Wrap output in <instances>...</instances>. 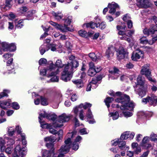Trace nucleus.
Returning a JSON list of instances; mask_svg holds the SVG:
<instances>
[{"label": "nucleus", "mask_w": 157, "mask_h": 157, "mask_svg": "<svg viewBox=\"0 0 157 157\" xmlns=\"http://www.w3.org/2000/svg\"><path fill=\"white\" fill-rule=\"evenodd\" d=\"M66 64L64 65L61 60L59 59L56 61L55 65L52 62L50 64L46 69L40 71V74L43 75H45L48 78H50V80L51 82H58L59 78L56 75L59 72V69L63 67V70Z\"/></svg>", "instance_id": "obj_1"}, {"label": "nucleus", "mask_w": 157, "mask_h": 157, "mask_svg": "<svg viewBox=\"0 0 157 157\" xmlns=\"http://www.w3.org/2000/svg\"><path fill=\"white\" fill-rule=\"evenodd\" d=\"M79 65V61L76 59L73 60L65 65L62 72L61 79L65 82L70 80L72 77L73 70L78 67Z\"/></svg>", "instance_id": "obj_2"}, {"label": "nucleus", "mask_w": 157, "mask_h": 157, "mask_svg": "<svg viewBox=\"0 0 157 157\" xmlns=\"http://www.w3.org/2000/svg\"><path fill=\"white\" fill-rule=\"evenodd\" d=\"M115 101L121 104L120 108L122 110H128L132 111L135 106V104L132 101H130L128 96L124 94L121 95L120 98L116 99Z\"/></svg>", "instance_id": "obj_3"}, {"label": "nucleus", "mask_w": 157, "mask_h": 157, "mask_svg": "<svg viewBox=\"0 0 157 157\" xmlns=\"http://www.w3.org/2000/svg\"><path fill=\"white\" fill-rule=\"evenodd\" d=\"M76 132L74 131L68 133L66 136V139L64 141L65 144L61 146L59 150V155L63 157H64V154L68 152L71 148V139L75 137L76 135Z\"/></svg>", "instance_id": "obj_4"}, {"label": "nucleus", "mask_w": 157, "mask_h": 157, "mask_svg": "<svg viewBox=\"0 0 157 157\" xmlns=\"http://www.w3.org/2000/svg\"><path fill=\"white\" fill-rule=\"evenodd\" d=\"M144 78L141 75H139L137 78L136 87L135 91L141 98L144 96L147 92V86H144Z\"/></svg>", "instance_id": "obj_5"}, {"label": "nucleus", "mask_w": 157, "mask_h": 157, "mask_svg": "<svg viewBox=\"0 0 157 157\" xmlns=\"http://www.w3.org/2000/svg\"><path fill=\"white\" fill-rule=\"evenodd\" d=\"M63 20H64V23L63 25L58 24L52 21H50V23L57 29L59 30L62 32L64 33L67 31H71L72 29L68 27V26L70 24L71 22L72 17L69 16Z\"/></svg>", "instance_id": "obj_6"}, {"label": "nucleus", "mask_w": 157, "mask_h": 157, "mask_svg": "<svg viewBox=\"0 0 157 157\" xmlns=\"http://www.w3.org/2000/svg\"><path fill=\"white\" fill-rule=\"evenodd\" d=\"M26 153V148L21 147V144H19L16 146L12 157H24Z\"/></svg>", "instance_id": "obj_7"}, {"label": "nucleus", "mask_w": 157, "mask_h": 157, "mask_svg": "<svg viewBox=\"0 0 157 157\" xmlns=\"http://www.w3.org/2000/svg\"><path fill=\"white\" fill-rule=\"evenodd\" d=\"M70 119L69 116L63 114L59 117L58 121L53 123V126L55 128L60 127L63 125V123L68 121Z\"/></svg>", "instance_id": "obj_8"}, {"label": "nucleus", "mask_w": 157, "mask_h": 157, "mask_svg": "<svg viewBox=\"0 0 157 157\" xmlns=\"http://www.w3.org/2000/svg\"><path fill=\"white\" fill-rule=\"evenodd\" d=\"M140 73L142 75H145L149 81L151 82H155V80L151 77V72L149 70L148 64L145 65L142 67Z\"/></svg>", "instance_id": "obj_9"}, {"label": "nucleus", "mask_w": 157, "mask_h": 157, "mask_svg": "<svg viewBox=\"0 0 157 157\" xmlns=\"http://www.w3.org/2000/svg\"><path fill=\"white\" fill-rule=\"evenodd\" d=\"M142 101L145 104L148 102L150 105L155 106L157 103V98L154 95H150L146 98H143Z\"/></svg>", "instance_id": "obj_10"}, {"label": "nucleus", "mask_w": 157, "mask_h": 157, "mask_svg": "<svg viewBox=\"0 0 157 157\" xmlns=\"http://www.w3.org/2000/svg\"><path fill=\"white\" fill-rule=\"evenodd\" d=\"M41 113H39V122L40 123L41 127L43 128H50L52 126H53V124L51 125L50 124L45 123L43 121H42L43 118L47 117H48L47 114L44 111H42Z\"/></svg>", "instance_id": "obj_11"}, {"label": "nucleus", "mask_w": 157, "mask_h": 157, "mask_svg": "<svg viewBox=\"0 0 157 157\" xmlns=\"http://www.w3.org/2000/svg\"><path fill=\"white\" fill-rule=\"evenodd\" d=\"M83 27L86 28H90L91 29H94L95 27H98L99 26V28L101 29H104L106 26V25L105 22H102L98 26V25L92 22L90 23L84 24L83 25Z\"/></svg>", "instance_id": "obj_12"}, {"label": "nucleus", "mask_w": 157, "mask_h": 157, "mask_svg": "<svg viewBox=\"0 0 157 157\" xmlns=\"http://www.w3.org/2000/svg\"><path fill=\"white\" fill-rule=\"evenodd\" d=\"M44 140L47 142L46 146L49 148H51V151L49 152L54 151V149L53 147V143L55 141L56 139L55 137L52 136H48L44 138Z\"/></svg>", "instance_id": "obj_13"}, {"label": "nucleus", "mask_w": 157, "mask_h": 157, "mask_svg": "<svg viewBox=\"0 0 157 157\" xmlns=\"http://www.w3.org/2000/svg\"><path fill=\"white\" fill-rule=\"evenodd\" d=\"M117 58L119 59H122L126 57L127 52L122 47H120L117 51Z\"/></svg>", "instance_id": "obj_14"}, {"label": "nucleus", "mask_w": 157, "mask_h": 157, "mask_svg": "<svg viewBox=\"0 0 157 157\" xmlns=\"http://www.w3.org/2000/svg\"><path fill=\"white\" fill-rule=\"evenodd\" d=\"M144 56L143 52L140 49L134 51L132 54V59L133 61H137V60L142 57Z\"/></svg>", "instance_id": "obj_15"}, {"label": "nucleus", "mask_w": 157, "mask_h": 157, "mask_svg": "<svg viewBox=\"0 0 157 157\" xmlns=\"http://www.w3.org/2000/svg\"><path fill=\"white\" fill-rule=\"evenodd\" d=\"M117 28L118 30H120L118 32L119 34L122 36L121 37H120V38L121 40H126L129 42H130V39L129 38L125 36L124 32L123 31V30H125L126 27L124 26L123 27L121 26L118 25L117 26Z\"/></svg>", "instance_id": "obj_16"}, {"label": "nucleus", "mask_w": 157, "mask_h": 157, "mask_svg": "<svg viewBox=\"0 0 157 157\" xmlns=\"http://www.w3.org/2000/svg\"><path fill=\"white\" fill-rule=\"evenodd\" d=\"M137 5L139 8H147L149 6L148 0H137Z\"/></svg>", "instance_id": "obj_17"}, {"label": "nucleus", "mask_w": 157, "mask_h": 157, "mask_svg": "<svg viewBox=\"0 0 157 157\" xmlns=\"http://www.w3.org/2000/svg\"><path fill=\"white\" fill-rule=\"evenodd\" d=\"M11 105V101L9 99L6 101H0V107L4 109L9 108Z\"/></svg>", "instance_id": "obj_18"}, {"label": "nucleus", "mask_w": 157, "mask_h": 157, "mask_svg": "<svg viewBox=\"0 0 157 157\" xmlns=\"http://www.w3.org/2000/svg\"><path fill=\"white\" fill-rule=\"evenodd\" d=\"M93 116L90 109H89L86 112L85 118L87 120L89 123L92 124L95 122V121L93 119Z\"/></svg>", "instance_id": "obj_19"}, {"label": "nucleus", "mask_w": 157, "mask_h": 157, "mask_svg": "<svg viewBox=\"0 0 157 157\" xmlns=\"http://www.w3.org/2000/svg\"><path fill=\"white\" fill-rule=\"evenodd\" d=\"M89 68L88 71V75L90 76H93L97 73L95 70L94 65L92 62H90L89 63Z\"/></svg>", "instance_id": "obj_20"}, {"label": "nucleus", "mask_w": 157, "mask_h": 157, "mask_svg": "<svg viewBox=\"0 0 157 157\" xmlns=\"http://www.w3.org/2000/svg\"><path fill=\"white\" fill-rule=\"evenodd\" d=\"M49 131V132L53 134H57L59 136V139L58 141H59L60 140H61L63 138V131L62 130H60L58 132L52 128H50Z\"/></svg>", "instance_id": "obj_21"}, {"label": "nucleus", "mask_w": 157, "mask_h": 157, "mask_svg": "<svg viewBox=\"0 0 157 157\" xmlns=\"http://www.w3.org/2000/svg\"><path fill=\"white\" fill-rule=\"evenodd\" d=\"M108 7L110 8L109 13L111 14H113L115 12L116 9L118 8V6L114 2H112L111 4L108 5Z\"/></svg>", "instance_id": "obj_22"}, {"label": "nucleus", "mask_w": 157, "mask_h": 157, "mask_svg": "<svg viewBox=\"0 0 157 157\" xmlns=\"http://www.w3.org/2000/svg\"><path fill=\"white\" fill-rule=\"evenodd\" d=\"M12 0H6V5H3L1 6V10L3 11L9 10L12 6L11 2Z\"/></svg>", "instance_id": "obj_23"}, {"label": "nucleus", "mask_w": 157, "mask_h": 157, "mask_svg": "<svg viewBox=\"0 0 157 157\" xmlns=\"http://www.w3.org/2000/svg\"><path fill=\"white\" fill-rule=\"evenodd\" d=\"M115 49L114 47L113 46L109 47L106 52V56L109 58L110 56H112L114 52H115Z\"/></svg>", "instance_id": "obj_24"}, {"label": "nucleus", "mask_w": 157, "mask_h": 157, "mask_svg": "<svg viewBox=\"0 0 157 157\" xmlns=\"http://www.w3.org/2000/svg\"><path fill=\"white\" fill-rule=\"evenodd\" d=\"M118 146L122 150H126L128 149V147L126 145L125 141H123L122 140L120 139L118 140Z\"/></svg>", "instance_id": "obj_25"}, {"label": "nucleus", "mask_w": 157, "mask_h": 157, "mask_svg": "<svg viewBox=\"0 0 157 157\" xmlns=\"http://www.w3.org/2000/svg\"><path fill=\"white\" fill-rule=\"evenodd\" d=\"M6 68L8 70V72H7L8 73L10 74L12 73H15L14 70H13L14 67L13 65H7ZM3 69H2L1 70H0V72L1 71L2 73L3 74H5L7 72V71H3Z\"/></svg>", "instance_id": "obj_26"}, {"label": "nucleus", "mask_w": 157, "mask_h": 157, "mask_svg": "<svg viewBox=\"0 0 157 157\" xmlns=\"http://www.w3.org/2000/svg\"><path fill=\"white\" fill-rule=\"evenodd\" d=\"M62 95L60 93H57L53 96L52 101L54 102L59 103L62 100Z\"/></svg>", "instance_id": "obj_27"}, {"label": "nucleus", "mask_w": 157, "mask_h": 157, "mask_svg": "<svg viewBox=\"0 0 157 157\" xmlns=\"http://www.w3.org/2000/svg\"><path fill=\"white\" fill-rule=\"evenodd\" d=\"M0 49H2V51H10V44L7 43H1Z\"/></svg>", "instance_id": "obj_28"}, {"label": "nucleus", "mask_w": 157, "mask_h": 157, "mask_svg": "<svg viewBox=\"0 0 157 157\" xmlns=\"http://www.w3.org/2000/svg\"><path fill=\"white\" fill-rule=\"evenodd\" d=\"M49 48L48 44L41 45L40 48V54L43 55L46 51H48Z\"/></svg>", "instance_id": "obj_29"}, {"label": "nucleus", "mask_w": 157, "mask_h": 157, "mask_svg": "<svg viewBox=\"0 0 157 157\" xmlns=\"http://www.w3.org/2000/svg\"><path fill=\"white\" fill-rule=\"evenodd\" d=\"M152 29V27L151 26V28L150 29H144L143 31L144 34L145 35H148L150 34H155V30H153Z\"/></svg>", "instance_id": "obj_30"}, {"label": "nucleus", "mask_w": 157, "mask_h": 157, "mask_svg": "<svg viewBox=\"0 0 157 157\" xmlns=\"http://www.w3.org/2000/svg\"><path fill=\"white\" fill-rule=\"evenodd\" d=\"M5 142L7 146H13L14 144V140L10 138L6 137L5 139Z\"/></svg>", "instance_id": "obj_31"}, {"label": "nucleus", "mask_w": 157, "mask_h": 157, "mask_svg": "<svg viewBox=\"0 0 157 157\" xmlns=\"http://www.w3.org/2000/svg\"><path fill=\"white\" fill-rule=\"evenodd\" d=\"M109 94L115 97H117V98H121V95H123L124 94H122L121 92H117L115 93L113 91H109L108 92Z\"/></svg>", "instance_id": "obj_32"}, {"label": "nucleus", "mask_w": 157, "mask_h": 157, "mask_svg": "<svg viewBox=\"0 0 157 157\" xmlns=\"http://www.w3.org/2000/svg\"><path fill=\"white\" fill-rule=\"evenodd\" d=\"M6 144L5 140H4L2 138L0 137V147L2 151H3L5 150L6 148Z\"/></svg>", "instance_id": "obj_33"}, {"label": "nucleus", "mask_w": 157, "mask_h": 157, "mask_svg": "<svg viewBox=\"0 0 157 157\" xmlns=\"http://www.w3.org/2000/svg\"><path fill=\"white\" fill-rule=\"evenodd\" d=\"M72 81L73 83L75 84L77 87L78 88H81L83 86V83L82 80L77 79Z\"/></svg>", "instance_id": "obj_34"}, {"label": "nucleus", "mask_w": 157, "mask_h": 157, "mask_svg": "<svg viewBox=\"0 0 157 157\" xmlns=\"http://www.w3.org/2000/svg\"><path fill=\"white\" fill-rule=\"evenodd\" d=\"M109 117H112L113 120H117L119 117L118 112L116 111L115 112L110 113H109Z\"/></svg>", "instance_id": "obj_35"}, {"label": "nucleus", "mask_w": 157, "mask_h": 157, "mask_svg": "<svg viewBox=\"0 0 157 157\" xmlns=\"http://www.w3.org/2000/svg\"><path fill=\"white\" fill-rule=\"evenodd\" d=\"M24 23L23 20H20L19 21H16L15 22V25L16 27L17 28L20 29L24 26Z\"/></svg>", "instance_id": "obj_36"}, {"label": "nucleus", "mask_w": 157, "mask_h": 157, "mask_svg": "<svg viewBox=\"0 0 157 157\" xmlns=\"http://www.w3.org/2000/svg\"><path fill=\"white\" fill-rule=\"evenodd\" d=\"M52 14L58 20L61 19L63 17V15L61 12L55 13L53 12H52Z\"/></svg>", "instance_id": "obj_37"}, {"label": "nucleus", "mask_w": 157, "mask_h": 157, "mask_svg": "<svg viewBox=\"0 0 157 157\" xmlns=\"http://www.w3.org/2000/svg\"><path fill=\"white\" fill-rule=\"evenodd\" d=\"M120 72L116 68H114L113 69V73L115 76H117L116 77H112V79H117L119 75H120Z\"/></svg>", "instance_id": "obj_38"}, {"label": "nucleus", "mask_w": 157, "mask_h": 157, "mask_svg": "<svg viewBox=\"0 0 157 157\" xmlns=\"http://www.w3.org/2000/svg\"><path fill=\"white\" fill-rule=\"evenodd\" d=\"M41 104L43 105H48V99L44 97H41Z\"/></svg>", "instance_id": "obj_39"}, {"label": "nucleus", "mask_w": 157, "mask_h": 157, "mask_svg": "<svg viewBox=\"0 0 157 157\" xmlns=\"http://www.w3.org/2000/svg\"><path fill=\"white\" fill-rule=\"evenodd\" d=\"M130 133L129 132H126L123 133L121 136L120 139L122 140L127 139L129 137Z\"/></svg>", "instance_id": "obj_40"}, {"label": "nucleus", "mask_w": 157, "mask_h": 157, "mask_svg": "<svg viewBox=\"0 0 157 157\" xmlns=\"http://www.w3.org/2000/svg\"><path fill=\"white\" fill-rule=\"evenodd\" d=\"M10 92V91L7 90H4L3 91L0 93V99L4 97L8 96V94Z\"/></svg>", "instance_id": "obj_41"}, {"label": "nucleus", "mask_w": 157, "mask_h": 157, "mask_svg": "<svg viewBox=\"0 0 157 157\" xmlns=\"http://www.w3.org/2000/svg\"><path fill=\"white\" fill-rule=\"evenodd\" d=\"M152 38L151 40L149 41L148 44L152 45L157 40V35L154 34L152 36Z\"/></svg>", "instance_id": "obj_42"}, {"label": "nucleus", "mask_w": 157, "mask_h": 157, "mask_svg": "<svg viewBox=\"0 0 157 157\" xmlns=\"http://www.w3.org/2000/svg\"><path fill=\"white\" fill-rule=\"evenodd\" d=\"M114 100L113 98H112L107 97L105 100V102L106 105L108 108H109L110 106L109 103Z\"/></svg>", "instance_id": "obj_43"}, {"label": "nucleus", "mask_w": 157, "mask_h": 157, "mask_svg": "<svg viewBox=\"0 0 157 157\" xmlns=\"http://www.w3.org/2000/svg\"><path fill=\"white\" fill-rule=\"evenodd\" d=\"M153 20L154 22L155 23V25L152 26V29L155 30V34L157 35V17L154 16L153 17ZM152 27V25L151 26Z\"/></svg>", "instance_id": "obj_44"}, {"label": "nucleus", "mask_w": 157, "mask_h": 157, "mask_svg": "<svg viewBox=\"0 0 157 157\" xmlns=\"http://www.w3.org/2000/svg\"><path fill=\"white\" fill-rule=\"evenodd\" d=\"M92 105L90 103H85L84 104H81L79 105V107H81V109L83 108L84 109H86L87 108L90 107Z\"/></svg>", "instance_id": "obj_45"}, {"label": "nucleus", "mask_w": 157, "mask_h": 157, "mask_svg": "<svg viewBox=\"0 0 157 157\" xmlns=\"http://www.w3.org/2000/svg\"><path fill=\"white\" fill-rule=\"evenodd\" d=\"M98 82L95 78H93L90 83L92 85L93 88H95L98 86L97 84Z\"/></svg>", "instance_id": "obj_46"}, {"label": "nucleus", "mask_w": 157, "mask_h": 157, "mask_svg": "<svg viewBox=\"0 0 157 157\" xmlns=\"http://www.w3.org/2000/svg\"><path fill=\"white\" fill-rule=\"evenodd\" d=\"M13 146H7L4 151L8 154H11L13 151Z\"/></svg>", "instance_id": "obj_47"}, {"label": "nucleus", "mask_w": 157, "mask_h": 157, "mask_svg": "<svg viewBox=\"0 0 157 157\" xmlns=\"http://www.w3.org/2000/svg\"><path fill=\"white\" fill-rule=\"evenodd\" d=\"M82 109L81 107H79V105L78 106H76L73 109V111L74 112V113L76 114V116H77L78 114V111L80 112V111Z\"/></svg>", "instance_id": "obj_48"}, {"label": "nucleus", "mask_w": 157, "mask_h": 157, "mask_svg": "<svg viewBox=\"0 0 157 157\" xmlns=\"http://www.w3.org/2000/svg\"><path fill=\"white\" fill-rule=\"evenodd\" d=\"M140 43L145 44H148L149 42V41L147 40L146 39V38L144 36L142 37L140 39Z\"/></svg>", "instance_id": "obj_49"}, {"label": "nucleus", "mask_w": 157, "mask_h": 157, "mask_svg": "<svg viewBox=\"0 0 157 157\" xmlns=\"http://www.w3.org/2000/svg\"><path fill=\"white\" fill-rule=\"evenodd\" d=\"M8 134L9 136H12L13 135L15 132V129L12 127H10L8 129Z\"/></svg>", "instance_id": "obj_50"}, {"label": "nucleus", "mask_w": 157, "mask_h": 157, "mask_svg": "<svg viewBox=\"0 0 157 157\" xmlns=\"http://www.w3.org/2000/svg\"><path fill=\"white\" fill-rule=\"evenodd\" d=\"M71 146L72 147L73 150L76 151L79 147L78 143H76L74 141Z\"/></svg>", "instance_id": "obj_51"}, {"label": "nucleus", "mask_w": 157, "mask_h": 157, "mask_svg": "<svg viewBox=\"0 0 157 157\" xmlns=\"http://www.w3.org/2000/svg\"><path fill=\"white\" fill-rule=\"evenodd\" d=\"M79 117L82 120H83L85 118L86 116L84 115V112L82 109L80 111L79 113Z\"/></svg>", "instance_id": "obj_52"}, {"label": "nucleus", "mask_w": 157, "mask_h": 157, "mask_svg": "<svg viewBox=\"0 0 157 157\" xmlns=\"http://www.w3.org/2000/svg\"><path fill=\"white\" fill-rule=\"evenodd\" d=\"M65 46L67 48V49L68 50L69 52H70L72 47V45L71 44L69 41H67L66 42Z\"/></svg>", "instance_id": "obj_53"}, {"label": "nucleus", "mask_w": 157, "mask_h": 157, "mask_svg": "<svg viewBox=\"0 0 157 157\" xmlns=\"http://www.w3.org/2000/svg\"><path fill=\"white\" fill-rule=\"evenodd\" d=\"M78 33L82 37H86L88 35L87 32L83 30L79 31Z\"/></svg>", "instance_id": "obj_54"}, {"label": "nucleus", "mask_w": 157, "mask_h": 157, "mask_svg": "<svg viewBox=\"0 0 157 157\" xmlns=\"http://www.w3.org/2000/svg\"><path fill=\"white\" fill-rule=\"evenodd\" d=\"M28 10V8L25 6H22L19 8V11L21 13H23Z\"/></svg>", "instance_id": "obj_55"}, {"label": "nucleus", "mask_w": 157, "mask_h": 157, "mask_svg": "<svg viewBox=\"0 0 157 157\" xmlns=\"http://www.w3.org/2000/svg\"><path fill=\"white\" fill-rule=\"evenodd\" d=\"M89 56L92 60L95 61H97V56L94 53H90Z\"/></svg>", "instance_id": "obj_56"}, {"label": "nucleus", "mask_w": 157, "mask_h": 157, "mask_svg": "<svg viewBox=\"0 0 157 157\" xmlns=\"http://www.w3.org/2000/svg\"><path fill=\"white\" fill-rule=\"evenodd\" d=\"M10 51L13 52L16 49V46L14 43H13L10 44Z\"/></svg>", "instance_id": "obj_57"}, {"label": "nucleus", "mask_w": 157, "mask_h": 157, "mask_svg": "<svg viewBox=\"0 0 157 157\" xmlns=\"http://www.w3.org/2000/svg\"><path fill=\"white\" fill-rule=\"evenodd\" d=\"M47 63V60L44 58H41L39 60V63L40 65H44Z\"/></svg>", "instance_id": "obj_58"}, {"label": "nucleus", "mask_w": 157, "mask_h": 157, "mask_svg": "<svg viewBox=\"0 0 157 157\" xmlns=\"http://www.w3.org/2000/svg\"><path fill=\"white\" fill-rule=\"evenodd\" d=\"M150 139L151 140L155 141L157 140V135L154 133H152L150 136Z\"/></svg>", "instance_id": "obj_59"}, {"label": "nucleus", "mask_w": 157, "mask_h": 157, "mask_svg": "<svg viewBox=\"0 0 157 157\" xmlns=\"http://www.w3.org/2000/svg\"><path fill=\"white\" fill-rule=\"evenodd\" d=\"M21 136L22 138V142L23 145H25L26 144V141L25 140V135L24 133H21Z\"/></svg>", "instance_id": "obj_60"}, {"label": "nucleus", "mask_w": 157, "mask_h": 157, "mask_svg": "<svg viewBox=\"0 0 157 157\" xmlns=\"http://www.w3.org/2000/svg\"><path fill=\"white\" fill-rule=\"evenodd\" d=\"M12 108L15 109H18L20 108L18 103L16 102H14L12 104Z\"/></svg>", "instance_id": "obj_61"}, {"label": "nucleus", "mask_w": 157, "mask_h": 157, "mask_svg": "<svg viewBox=\"0 0 157 157\" xmlns=\"http://www.w3.org/2000/svg\"><path fill=\"white\" fill-rule=\"evenodd\" d=\"M123 114L124 116L127 117H130L133 115V113L132 112L128 111L124 112L123 113Z\"/></svg>", "instance_id": "obj_62"}, {"label": "nucleus", "mask_w": 157, "mask_h": 157, "mask_svg": "<svg viewBox=\"0 0 157 157\" xmlns=\"http://www.w3.org/2000/svg\"><path fill=\"white\" fill-rule=\"evenodd\" d=\"M78 98V96L75 93L73 94L71 96V100L72 101H76Z\"/></svg>", "instance_id": "obj_63"}, {"label": "nucleus", "mask_w": 157, "mask_h": 157, "mask_svg": "<svg viewBox=\"0 0 157 157\" xmlns=\"http://www.w3.org/2000/svg\"><path fill=\"white\" fill-rule=\"evenodd\" d=\"M13 55L11 53H6L3 55V57L5 58V60H6L11 57Z\"/></svg>", "instance_id": "obj_64"}]
</instances>
